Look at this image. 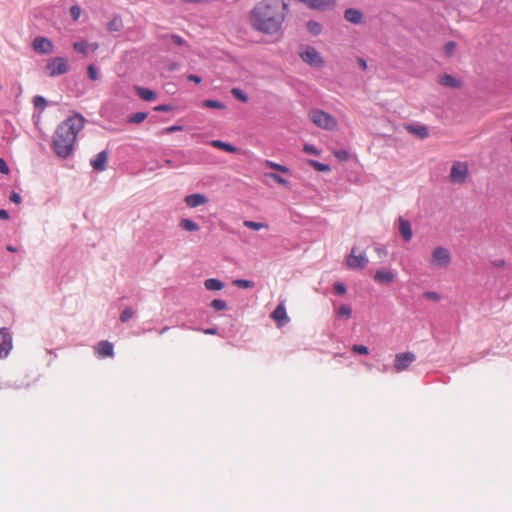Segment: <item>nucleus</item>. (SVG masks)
Returning a JSON list of instances; mask_svg holds the SVG:
<instances>
[{"mask_svg":"<svg viewBox=\"0 0 512 512\" xmlns=\"http://www.w3.org/2000/svg\"><path fill=\"white\" fill-rule=\"evenodd\" d=\"M288 5L281 0H262L251 11V25L257 31L274 34L281 29Z\"/></svg>","mask_w":512,"mask_h":512,"instance_id":"f257e3e1","label":"nucleus"},{"mask_svg":"<svg viewBox=\"0 0 512 512\" xmlns=\"http://www.w3.org/2000/svg\"><path fill=\"white\" fill-rule=\"evenodd\" d=\"M86 119L79 113H74L58 125L52 140V148L60 158L69 157L75 147L78 133L83 129Z\"/></svg>","mask_w":512,"mask_h":512,"instance_id":"f03ea898","label":"nucleus"},{"mask_svg":"<svg viewBox=\"0 0 512 512\" xmlns=\"http://www.w3.org/2000/svg\"><path fill=\"white\" fill-rule=\"evenodd\" d=\"M451 263L452 254L448 248L443 246L435 247L428 261L429 267L435 270H445Z\"/></svg>","mask_w":512,"mask_h":512,"instance_id":"7ed1b4c3","label":"nucleus"},{"mask_svg":"<svg viewBox=\"0 0 512 512\" xmlns=\"http://www.w3.org/2000/svg\"><path fill=\"white\" fill-rule=\"evenodd\" d=\"M310 120L319 128L325 130H334L338 126V122L331 114L320 110L314 109L309 113Z\"/></svg>","mask_w":512,"mask_h":512,"instance_id":"20e7f679","label":"nucleus"},{"mask_svg":"<svg viewBox=\"0 0 512 512\" xmlns=\"http://www.w3.org/2000/svg\"><path fill=\"white\" fill-rule=\"evenodd\" d=\"M69 69V62L65 57L52 58L45 66V71L50 77L66 74Z\"/></svg>","mask_w":512,"mask_h":512,"instance_id":"39448f33","label":"nucleus"},{"mask_svg":"<svg viewBox=\"0 0 512 512\" xmlns=\"http://www.w3.org/2000/svg\"><path fill=\"white\" fill-rule=\"evenodd\" d=\"M468 173L469 169L466 162H455L450 170V181L454 184H462L466 181Z\"/></svg>","mask_w":512,"mask_h":512,"instance_id":"423d86ee","label":"nucleus"},{"mask_svg":"<svg viewBox=\"0 0 512 512\" xmlns=\"http://www.w3.org/2000/svg\"><path fill=\"white\" fill-rule=\"evenodd\" d=\"M301 59L314 67H321L324 64V61L321 55L317 52V50L313 47L307 46L300 52Z\"/></svg>","mask_w":512,"mask_h":512,"instance_id":"0eeeda50","label":"nucleus"},{"mask_svg":"<svg viewBox=\"0 0 512 512\" xmlns=\"http://www.w3.org/2000/svg\"><path fill=\"white\" fill-rule=\"evenodd\" d=\"M13 348L12 336L7 328H0V359L6 358Z\"/></svg>","mask_w":512,"mask_h":512,"instance_id":"6e6552de","label":"nucleus"},{"mask_svg":"<svg viewBox=\"0 0 512 512\" xmlns=\"http://www.w3.org/2000/svg\"><path fill=\"white\" fill-rule=\"evenodd\" d=\"M368 258L365 253L355 255V249L351 250V253L346 258V265L349 269H363L368 264Z\"/></svg>","mask_w":512,"mask_h":512,"instance_id":"1a4fd4ad","label":"nucleus"},{"mask_svg":"<svg viewBox=\"0 0 512 512\" xmlns=\"http://www.w3.org/2000/svg\"><path fill=\"white\" fill-rule=\"evenodd\" d=\"M416 359L412 352L398 353L395 355L394 368L397 372L405 371Z\"/></svg>","mask_w":512,"mask_h":512,"instance_id":"9d476101","label":"nucleus"},{"mask_svg":"<svg viewBox=\"0 0 512 512\" xmlns=\"http://www.w3.org/2000/svg\"><path fill=\"white\" fill-rule=\"evenodd\" d=\"M33 49L42 54H50L53 52L52 42L45 37H36L33 41Z\"/></svg>","mask_w":512,"mask_h":512,"instance_id":"9b49d317","label":"nucleus"},{"mask_svg":"<svg viewBox=\"0 0 512 512\" xmlns=\"http://www.w3.org/2000/svg\"><path fill=\"white\" fill-rule=\"evenodd\" d=\"M184 202L189 208H196L198 206L207 204L209 199L205 194L193 193L187 195L184 199Z\"/></svg>","mask_w":512,"mask_h":512,"instance_id":"f8f14e48","label":"nucleus"},{"mask_svg":"<svg viewBox=\"0 0 512 512\" xmlns=\"http://www.w3.org/2000/svg\"><path fill=\"white\" fill-rule=\"evenodd\" d=\"M108 153L107 151L99 152L90 160V164L95 171L102 172L107 168Z\"/></svg>","mask_w":512,"mask_h":512,"instance_id":"ddd939ff","label":"nucleus"},{"mask_svg":"<svg viewBox=\"0 0 512 512\" xmlns=\"http://www.w3.org/2000/svg\"><path fill=\"white\" fill-rule=\"evenodd\" d=\"M398 224H399L398 225L399 233L402 236V238L406 242L411 241V239L413 237V232H412V227H411L410 222L408 220L404 219L403 217H399Z\"/></svg>","mask_w":512,"mask_h":512,"instance_id":"4468645a","label":"nucleus"},{"mask_svg":"<svg viewBox=\"0 0 512 512\" xmlns=\"http://www.w3.org/2000/svg\"><path fill=\"white\" fill-rule=\"evenodd\" d=\"M73 48L83 55H88L90 52H95L99 48V45L96 42L88 43L87 41H79L73 44Z\"/></svg>","mask_w":512,"mask_h":512,"instance_id":"2eb2a0df","label":"nucleus"},{"mask_svg":"<svg viewBox=\"0 0 512 512\" xmlns=\"http://www.w3.org/2000/svg\"><path fill=\"white\" fill-rule=\"evenodd\" d=\"M96 353L100 358L112 357L114 355L113 344L108 341H101L96 347Z\"/></svg>","mask_w":512,"mask_h":512,"instance_id":"dca6fc26","label":"nucleus"},{"mask_svg":"<svg viewBox=\"0 0 512 512\" xmlns=\"http://www.w3.org/2000/svg\"><path fill=\"white\" fill-rule=\"evenodd\" d=\"M395 275L391 270L380 269L374 275V280L380 284H390L394 281Z\"/></svg>","mask_w":512,"mask_h":512,"instance_id":"f3484780","label":"nucleus"},{"mask_svg":"<svg viewBox=\"0 0 512 512\" xmlns=\"http://www.w3.org/2000/svg\"><path fill=\"white\" fill-rule=\"evenodd\" d=\"M439 83L449 88H460L461 81L450 74H444L439 77Z\"/></svg>","mask_w":512,"mask_h":512,"instance_id":"a211bd4d","label":"nucleus"},{"mask_svg":"<svg viewBox=\"0 0 512 512\" xmlns=\"http://www.w3.org/2000/svg\"><path fill=\"white\" fill-rule=\"evenodd\" d=\"M345 19L353 24H359L362 22L363 20V15L362 13L357 10V9H353V8H349L345 11Z\"/></svg>","mask_w":512,"mask_h":512,"instance_id":"6ab92c4d","label":"nucleus"},{"mask_svg":"<svg viewBox=\"0 0 512 512\" xmlns=\"http://www.w3.org/2000/svg\"><path fill=\"white\" fill-rule=\"evenodd\" d=\"M272 318L279 323V325H283L287 322V312L283 305H278L275 310L272 312Z\"/></svg>","mask_w":512,"mask_h":512,"instance_id":"aec40b11","label":"nucleus"},{"mask_svg":"<svg viewBox=\"0 0 512 512\" xmlns=\"http://www.w3.org/2000/svg\"><path fill=\"white\" fill-rule=\"evenodd\" d=\"M135 90H136L137 95L145 101H153L157 97L156 93L153 90L148 89V88L136 86Z\"/></svg>","mask_w":512,"mask_h":512,"instance_id":"412c9836","label":"nucleus"},{"mask_svg":"<svg viewBox=\"0 0 512 512\" xmlns=\"http://www.w3.org/2000/svg\"><path fill=\"white\" fill-rule=\"evenodd\" d=\"M407 129L421 139H425L429 136L428 128L425 125H409Z\"/></svg>","mask_w":512,"mask_h":512,"instance_id":"4be33fe9","label":"nucleus"},{"mask_svg":"<svg viewBox=\"0 0 512 512\" xmlns=\"http://www.w3.org/2000/svg\"><path fill=\"white\" fill-rule=\"evenodd\" d=\"M204 286L209 291H219L224 288V283L216 278H209L205 280Z\"/></svg>","mask_w":512,"mask_h":512,"instance_id":"5701e85b","label":"nucleus"},{"mask_svg":"<svg viewBox=\"0 0 512 512\" xmlns=\"http://www.w3.org/2000/svg\"><path fill=\"white\" fill-rule=\"evenodd\" d=\"M210 144L215 148L224 150L229 153H235L237 151V148L235 146L221 140H212Z\"/></svg>","mask_w":512,"mask_h":512,"instance_id":"b1692460","label":"nucleus"},{"mask_svg":"<svg viewBox=\"0 0 512 512\" xmlns=\"http://www.w3.org/2000/svg\"><path fill=\"white\" fill-rule=\"evenodd\" d=\"M179 226L189 232H195L199 230V225L191 219H182Z\"/></svg>","mask_w":512,"mask_h":512,"instance_id":"393cba45","label":"nucleus"},{"mask_svg":"<svg viewBox=\"0 0 512 512\" xmlns=\"http://www.w3.org/2000/svg\"><path fill=\"white\" fill-rule=\"evenodd\" d=\"M243 225L249 229L256 230V231L268 228V226L265 223L255 222V221H251V220H245L243 222Z\"/></svg>","mask_w":512,"mask_h":512,"instance_id":"a878e982","label":"nucleus"},{"mask_svg":"<svg viewBox=\"0 0 512 512\" xmlns=\"http://www.w3.org/2000/svg\"><path fill=\"white\" fill-rule=\"evenodd\" d=\"M202 106L206 107V108H213V109H224L225 108L224 103L217 101V100H212V99L204 100L202 102Z\"/></svg>","mask_w":512,"mask_h":512,"instance_id":"bb28decb","label":"nucleus"},{"mask_svg":"<svg viewBox=\"0 0 512 512\" xmlns=\"http://www.w3.org/2000/svg\"><path fill=\"white\" fill-rule=\"evenodd\" d=\"M265 165L271 169H274V170H277V171H280L282 173H290V170L288 167L284 166V165H281V164H278V163H275L273 161H270V160H267L265 161Z\"/></svg>","mask_w":512,"mask_h":512,"instance_id":"cd10ccee","label":"nucleus"},{"mask_svg":"<svg viewBox=\"0 0 512 512\" xmlns=\"http://www.w3.org/2000/svg\"><path fill=\"white\" fill-rule=\"evenodd\" d=\"M148 114L146 112H137L131 115L128 118V123H142L146 118Z\"/></svg>","mask_w":512,"mask_h":512,"instance_id":"c85d7f7f","label":"nucleus"},{"mask_svg":"<svg viewBox=\"0 0 512 512\" xmlns=\"http://www.w3.org/2000/svg\"><path fill=\"white\" fill-rule=\"evenodd\" d=\"M233 285H235V286H237L239 288L250 289V288H253L255 284L251 280L235 279L233 281Z\"/></svg>","mask_w":512,"mask_h":512,"instance_id":"c756f323","label":"nucleus"},{"mask_svg":"<svg viewBox=\"0 0 512 512\" xmlns=\"http://www.w3.org/2000/svg\"><path fill=\"white\" fill-rule=\"evenodd\" d=\"M308 163L315 168L317 171L320 172H327L330 170V166L315 160H309Z\"/></svg>","mask_w":512,"mask_h":512,"instance_id":"7c9ffc66","label":"nucleus"},{"mask_svg":"<svg viewBox=\"0 0 512 512\" xmlns=\"http://www.w3.org/2000/svg\"><path fill=\"white\" fill-rule=\"evenodd\" d=\"M87 73H88V77L92 80V81H97L99 79V70L98 68L91 64L88 66L87 68Z\"/></svg>","mask_w":512,"mask_h":512,"instance_id":"2f4dec72","label":"nucleus"},{"mask_svg":"<svg viewBox=\"0 0 512 512\" xmlns=\"http://www.w3.org/2000/svg\"><path fill=\"white\" fill-rule=\"evenodd\" d=\"M232 95L243 103L248 102V96L239 88H233L231 90Z\"/></svg>","mask_w":512,"mask_h":512,"instance_id":"473e14b6","label":"nucleus"},{"mask_svg":"<svg viewBox=\"0 0 512 512\" xmlns=\"http://www.w3.org/2000/svg\"><path fill=\"white\" fill-rule=\"evenodd\" d=\"M308 31L313 35H318L321 32V25L315 21H309L307 23Z\"/></svg>","mask_w":512,"mask_h":512,"instance_id":"72a5a7b5","label":"nucleus"},{"mask_svg":"<svg viewBox=\"0 0 512 512\" xmlns=\"http://www.w3.org/2000/svg\"><path fill=\"white\" fill-rule=\"evenodd\" d=\"M134 316V311L131 307H126L121 315H120V321L125 323L129 321Z\"/></svg>","mask_w":512,"mask_h":512,"instance_id":"f704fd0d","label":"nucleus"},{"mask_svg":"<svg viewBox=\"0 0 512 512\" xmlns=\"http://www.w3.org/2000/svg\"><path fill=\"white\" fill-rule=\"evenodd\" d=\"M351 314H352V309L347 305L340 306L337 311V315L339 317H344L347 319L350 318Z\"/></svg>","mask_w":512,"mask_h":512,"instance_id":"c9c22d12","label":"nucleus"},{"mask_svg":"<svg viewBox=\"0 0 512 512\" xmlns=\"http://www.w3.org/2000/svg\"><path fill=\"white\" fill-rule=\"evenodd\" d=\"M211 307L217 311H222L227 308V303H226V301H224L222 299H214L211 302Z\"/></svg>","mask_w":512,"mask_h":512,"instance_id":"e433bc0d","label":"nucleus"},{"mask_svg":"<svg viewBox=\"0 0 512 512\" xmlns=\"http://www.w3.org/2000/svg\"><path fill=\"white\" fill-rule=\"evenodd\" d=\"M266 176L269 177V178H272L274 181H276L280 185H283V186H287L288 185L287 180L284 179L283 177H281L279 174L267 173Z\"/></svg>","mask_w":512,"mask_h":512,"instance_id":"4c0bfd02","label":"nucleus"},{"mask_svg":"<svg viewBox=\"0 0 512 512\" xmlns=\"http://www.w3.org/2000/svg\"><path fill=\"white\" fill-rule=\"evenodd\" d=\"M423 297L434 302H438L441 299L440 294L435 291L424 292Z\"/></svg>","mask_w":512,"mask_h":512,"instance_id":"58836bf2","label":"nucleus"},{"mask_svg":"<svg viewBox=\"0 0 512 512\" xmlns=\"http://www.w3.org/2000/svg\"><path fill=\"white\" fill-rule=\"evenodd\" d=\"M81 12H82V10H81L80 6H78V5H73L70 8V16L72 17V19L74 21H77L80 18Z\"/></svg>","mask_w":512,"mask_h":512,"instance_id":"ea45409f","label":"nucleus"},{"mask_svg":"<svg viewBox=\"0 0 512 512\" xmlns=\"http://www.w3.org/2000/svg\"><path fill=\"white\" fill-rule=\"evenodd\" d=\"M352 351L356 354H362V355H367L369 353V349L367 346L358 345V344H355L352 346Z\"/></svg>","mask_w":512,"mask_h":512,"instance_id":"a19ab883","label":"nucleus"},{"mask_svg":"<svg viewBox=\"0 0 512 512\" xmlns=\"http://www.w3.org/2000/svg\"><path fill=\"white\" fill-rule=\"evenodd\" d=\"M456 49V43L454 41H449L444 46V52L447 56H452Z\"/></svg>","mask_w":512,"mask_h":512,"instance_id":"79ce46f5","label":"nucleus"},{"mask_svg":"<svg viewBox=\"0 0 512 512\" xmlns=\"http://www.w3.org/2000/svg\"><path fill=\"white\" fill-rule=\"evenodd\" d=\"M303 150L307 154H312L316 156L320 155V151L312 144H305Z\"/></svg>","mask_w":512,"mask_h":512,"instance_id":"37998d69","label":"nucleus"},{"mask_svg":"<svg viewBox=\"0 0 512 512\" xmlns=\"http://www.w3.org/2000/svg\"><path fill=\"white\" fill-rule=\"evenodd\" d=\"M34 105L36 108L44 109L47 105V101L42 96H36L34 98Z\"/></svg>","mask_w":512,"mask_h":512,"instance_id":"c03bdc74","label":"nucleus"},{"mask_svg":"<svg viewBox=\"0 0 512 512\" xmlns=\"http://www.w3.org/2000/svg\"><path fill=\"white\" fill-rule=\"evenodd\" d=\"M182 130H183L182 126H180V125H173V126H169V127L164 128L160 133L161 134H170V133L177 132V131H182Z\"/></svg>","mask_w":512,"mask_h":512,"instance_id":"a18cd8bd","label":"nucleus"},{"mask_svg":"<svg viewBox=\"0 0 512 512\" xmlns=\"http://www.w3.org/2000/svg\"><path fill=\"white\" fill-rule=\"evenodd\" d=\"M334 290L339 295H345L347 292L346 286L341 282H336L334 284Z\"/></svg>","mask_w":512,"mask_h":512,"instance_id":"49530a36","label":"nucleus"},{"mask_svg":"<svg viewBox=\"0 0 512 512\" xmlns=\"http://www.w3.org/2000/svg\"><path fill=\"white\" fill-rule=\"evenodd\" d=\"M168 38L176 45L182 46L185 44V40L179 35H170Z\"/></svg>","mask_w":512,"mask_h":512,"instance_id":"de8ad7c7","label":"nucleus"},{"mask_svg":"<svg viewBox=\"0 0 512 512\" xmlns=\"http://www.w3.org/2000/svg\"><path fill=\"white\" fill-rule=\"evenodd\" d=\"M9 199L11 202H13L15 204H20L22 202L21 195L15 191L11 192Z\"/></svg>","mask_w":512,"mask_h":512,"instance_id":"09e8293b","label":"nucleus"},{"mask_svg":"<svg viewBox=\"0 0 512 512\" xmlns=\"http://www.w3.org/2000/svg\"><path fill=\"white\" fill-rule=\"evenodd\" d=\"M10 169L6 163V161L3 158H0V173L2 174H9Z\"/></svg>","mask_w":512,"mask_h":512,"instance_id":"8fccbe9b","label":"nucleus"},{"mask_svg":"<svg viewBox=\"0 0 512 512\" xmlns=\"http://www.w3.org/2000/svg\"><path fill=\"white\" fill-rule=\"evenodd\" d=\"M187 79L191 82H194L196 84H200L202 82V78L200 76L190 74L188 75Z\"/></svg>","mask_w":512,"mask_h":512,"instance_id":"3c124183","label":"nucleus"},{"mask_svg":"<svg viewBox=\"0 0 512 512\" xmlns=\"http://www.w3.org/2000/svg\"><path fill=\"white\" fill-rule=\"evenodd\" d=\"M155 110L161 111V112H169V111H171V106L163 104V105H159V106L155 107Z\"/></svg>","mask_w":512,"mask_h":512,"instance_id":"603ef678","label":"nucleus"},{"mask_svg":"<svg viewBox=\"0 0 512 512\" xmlns=\"http://www.w3.org/2000/svg\"><path fill=\"white\" fill-rule=\"evenodd\" d=\"M9 218V213L5 209H0V219L8 220Z\"/></svg>","mask_w":512,"mask_h":512,"instance_id":"864d4df0","label":"nucleus"},{"mask_svg":"<svg viewBox=\"0 0 512 512\" xmlns=\"http://www.w3.org/2000/svg\"><path fill=\"white\" fill-rule=\"evenodd\" d=\"M359 66L363 69V70H366L367 69V62L365 59L363 58H358L357 60Z\"/></svg>","mask_w":512,"mask_h":512,"instance_id":"5fc2aeb1","label":"nucleus"},{"mask_svg":"<svg viewBox=\"0 0 512 512\" xmlns=\"http://www.w3.org/2000/svg\"><path fill=\"white\" fill-rule=\"evenodd\" d=\"M203 333H205L207 335H214V334L217 333V329H215V328H207V329L203 330Z\"/></svg>","mask_w":512,"mask_h":512,"instance_id":"6e6d98bb","label":"nucleus"},{"mask_svg":"<svg viewBox=\"0 0 512 512\" xmlns=\"http://www.w3.org/2000/svg\"><path fill=\"white\" fill-rule=\"evenodd\" d=\"M9 252H17V248L12 246V245H8L7 248H6Z\"/></svg>","mask_w":512,"mask_h":512,"instance_id":"4d7b16f0","label":"nucleus"},{"mask_svg":"<svg viewBox=\"0 0 512 512\" xmlns=\"http://www.w3.org/2000/svg\"><path fill=\"white\" fill-rule=\"evenodd\" d=\"M109 28H110V30H115V29H116V20L112 21V22L109 24Z\"/></svg>","mask_w":512,"mask_h":512,"instance_id":"13d9d810","label":"nucleus"},{"mask_svg":"<svg viewBox=\"0 0 512 512\" xmlns=\"http://www.w3.org/2000/svg\"><path fill=\"white\" fill-rule=\"evenodd\" d=\"M168 329H169V327H167V326H166V327L161 328V329L159 330V334H160V335L164 334Z\"/></svg>","mask_w":512,"mask_h":512,"instance_id":"bf43d9fd","label":"nucleus"}]
</instances>
